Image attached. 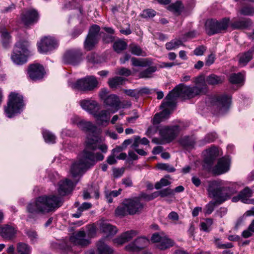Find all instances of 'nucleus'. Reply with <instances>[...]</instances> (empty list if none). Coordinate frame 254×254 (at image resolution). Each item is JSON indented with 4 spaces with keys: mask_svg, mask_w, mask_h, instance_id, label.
<instances>
[{
    "mask_svg": "<svg viewBox=\"0 0 254 254\" xmlns=\"http://www.w3.org/2000/svg\"><path fill=\"white\" fill-rule=\"evenodd\" d=\"M103 158V156L100 154L95 155L85 150L80 161L75 162L71 167L70 174L73 180L70 181L68 179H65L59 183V194L64 196L70 192L83 174L88 169L93 166L98 160H101Z\"/></svg>",
    "mask_w": 254,
    "mask_h": 254,
    "instance_id": "f257e3e1",
    "label": "nucleus"
},
{
    "mask_svg": "<svg viewBox=\"0 0 254 254\" xmlns=\"http://www.w3.org/2000/svg\"><path fill=\"white\" fill-rule=\"evenodd\" d=\"M242 187L240 183L225 181L222 180H213L208 182L207 189L210 197L215 199L210 201L205 207V213L211 214L214 210L216 203H222L230 199Z\"/></svg>",
    "mask_w": 254,
    "mask_h": 254,
    "instance_id": "f03ea898",
    "label": "nucleus"
},
{
    "mask_svg": "<svg viewBox=\"0 0 254 254\" xmlns=\"http://www.w3.org/2000/svg\"><path fill=\"white\" fill-rule=\"evenodd\" d=\"M204 78L203 76L196 77L194 80L195 86L191 87L184 84H180L176 86L166 96L167 103L171 107L174 101L178 97L183 99H190L202 94L207 91V86L204 83Z\"/></svg>",
    "mask_w": 254,
    "mask_h": 254,
    "instance_id": "7ed1b4c3",
    "label": "nucleus"
},
{
    "mask_svg": "<svg viewBox=\"0 0 254 254\" xmlns=\"http://www.w3.org/2000/svg\"><path fill=\"white\" fill-rule=\"evenodd\" d=\"M62 198L55 195H44L37 198L26 207L27 221L34 219L36 214H45L54 211L62 205Z\"/></svg>",
    "mask_w": 254,
    "mask_h": 254,
    "instance_id": "20e7f679",
    "label": "nucleus"
},
{
    "mask_svg": "<svg viewBox=\"0 0 254 254\" xmlns=\"http://www.w3.org/2000/svg\"><path fill=\"white\" fill-rule=\"evenodd\" d=\"M90 243L89 239L87 237L86 232L82 228L76 233L73 234L70 237L68 242L64 240L53 241L51 243V247L53 250H59L63 254H66L71 250V244L83 247Z\"/></svg>",
    "mask_w": 254,
    "mask_h": 254,
    "instance_id": "39448f33",
    "label": "nucleus"
},
{
    "mask_svg": "<svg viewBox=\"0 0 254 254\" xmlns=\"http://www.w3.org/2000/svg\"><path fill=\"white\" fill-rule=\"evenodd\" d=\"M143 206L144 204L138 197L125 199L121 205L116 209L115 213L117 216L121 217L127 215H133L140 213Z\"/></svg>",
    "mask_w": 254,
    "mask_h": 254,
    "instance_id": "423d86ee",
    "label": "nucleus"
},
{
    "mask_svg": "<svg viewBox=\"0 0 254 254\" xmlns=\"http://www.w3.org/2000/svg\"><path fill=\"white\" fill-rule=\"evenodd\" d=\"M23 96L17 92H11L8 96L7 106L4 107L6 116L11 118L20 114L25 107Z\"/></svg>",
    "mask_w": 254,
    "mask_h": 254,
    "instance_id": "0eeeda50",
    "label": "nucleus"
},
{
    "mask_svg": "<svg viewBox=\"0 0 254 254\" xmlns=\"http://www.w3.org/2000/svg\"><path fill=\"white\" fill-rule=\"evenodd\" d=\"M104 140L105 138L101 137L99 134H97V135H93V136L89 135L87 136L86 140L85 141V148L80 154L79 160L77 161H80L82 157L83 154L85 150H86L87 152L92 153L95 155L97 154H100L104 156L103 154L99 152L94 153L93 151H95L98 148L103 153H106L108 150V146L106 144L102 143L98 146L97 145L98 143L101 142ZM104 157H103V159H104ZM103 160V159H102V160ZM98 161L99 160L97 161ZM101 161H102V160Z\"/></svg>",
    "mask_w": 254,
    "mask_h": 254,
    "instance_id": "6e6552de",
    "label": "nucleus"
},
{
    "mask_svg": "<svg viewBox=\"0 0 254 254\" xmlns=\"http://www.w3.org/2000/svg\"><path fill=\"white\" fill-rule=\"evenodd\" d=\"M29 43L27 41L18 42L14 47L11 55V59L16 64H23L27 62L29 55Z\"/></svg>",
    "mask_w": 254,
    "mask_h": 254,
    "instance_id": "1a4fd4ad",
    "label": "nucleus"
},
{
    "mask_svg": "<svg viewBox=\"0 0 254 254\" xmlns=\"http://www.w3.org/2000/svg\"><path fill=\"white\" fill-rule=\"evenodd\" d=\"M68 86L73 89L83 91L93 90L98 87V81L94 76H88L73 82L69 81Z\"/></svg>",
    "mask_w": 254,
    "mask_h": 254,
    "instance_id": "9d476101",
    "label": "nucleus"
},
{
    "mask_svg": "<svg viewBox=\"0 0 254 254\" xmlns=\"http://www.w3.org/2000/svg\"><path fill=\"white\" fill-rule=\"evenodd\" d=\"M58 46L57 40L51 36L44 37L37 43L38 51L42 54L51 52L57 48Z\"/></svg>",
    "mask_w": 254,
    "mask_h": 254,
    "instance_id": "9b49d317",
    "label": "nucleus"
},
{
    "mask_svg": "<svg viewBox=\"0 0 254 254\" xmlns=\"http://www.w3.org/2000/svg\"><path fill=\"white\" fill-rule=\"evenodd\" d=\"M100 29V27L97 25H93L90 28L84 42V48L86 50H91L98 43Z\"/></svg>",
    "mask_w": 254,
    "mask_h": 254,
    "instance_id": "f8f14e48",
    "label": "nucleus"
},
{
    "mask_svg": "<svg viewBox=\"0 0 254 254\" xmlns=\"http://www.w3.org/2000/svg\"><path fill=\"white\" fill-rule=\"evenodd\" d=\"M151 240L153 243H156V247L161 250L168 249L174 245V242L163 233L153 234Z\"/></svg>",
    "mask_w": 254,
    "mask_h": 254,
    "instance_id": "ddd939ff",
    "label": "nucleus"
},
{
    "mask_svg": "<svg viewBox=\"0 0 254 254\" xmlns=\"http://www.w3.org/2000/svg\"><path fill=\"white\" fill-rule=\"evenodd\" d=\"M167 102L166 97L161 105V107L164 109L161 113L155 114L152 120V123L154 125L158 124L169 118L171 111L175 107V102L174 101L173 105L171 107H170L169 104Z\"/></svg>",
    "mask_w": 254,
    "mask_h": 254,
    "instance_id": "4468645a",
    "label": "nucleus"
},
{
    "mask_svg": "<svg viewBox=\"0 0 254 254\" xmlns=\"http://www.w3.org/2000/svg\"><path fill=\"white\" fill-rule=\"evenodd\" d=\"M180 127L178 126L172 127H164L160 129L159 132L162 138L167 142L174 140L180 132Z\"/></svg>",
    "mask_w": 254,
    "mask_h": 254,
    "instance_id": "2eb2a0df",
    "label": "nucleus"
},
{
    "mask_svg": "<svg viewBox=\"0 0 254 254\" xmlns=\"http://www.w3.org/2000/svg\"><path fill=\"white\" fill-rule=\"evenodd\" d=\"M213 106L217 108L221 112L226 111L229 108L231 104V98L227 95L214 96L212 100Z\"/></svg>",
    "mask_w": 254,
    "mask_h": 254,
    "instance_id": "dca6fc26",
    "label": "nucleus"
},
{
    "mask_svg": "<svg viewBox=\"0 0 254 254\" xmlns=\"http://www.w3.org/2000/svg\"><path fill=\"white\" fill-rule=\"evenodd\" d=\"M231 160L228 157L220 158L212 169V172L215 175H221L227 172L230 170Z\"/></svg>",
    "mask_w": 254,
    "mask_h": 254,
    "instance_id": "f3484780",
    "label": "nucleus"
},
{
    "mask_svg": "<svg viewBox=\"0 0 254 254\" xmlns=\"http://www.w3.org/2000/svg\"><path fill=\"white\" fill-rule=\"evenodd\" d=\"M29 77L32 80H37L42 79L45 74L44 67L38 64H31L27 70Z\"/></svg>",
    "mask_w": 254,
    "mask_h": 254,
    "instance_id": "a211bd4d",
    "label": "nucleus"
},
{
    "mask_svg": "<svg viewBox=\"0 0 254 254\" xmlns=\"http://www.w3.org/2000/svg\"><path fill=\"white\" fill-rule=\"evenodd\" d=\"M79 104L83 110L92 115L101 109V105L94 100H82L80 101Z\"/></svg>",
    "mask_w": 254,
    "mask_h": 254,
    "instance_id": "6ab92c4d",
    "label": "nucleus"
},
{
    "mask_svg": "<svg viewBox=\"0 0 254 254\" xmlns=\"http://www.w3.org/2000/svg\"><path fill=\"white\" fill-rule=\"evenodd\" d=\"M81 56V53L79 50L68 51L64 56V62L66 64L76 65L80 62Z\"/></svg>",
    "mask_w": 254,
    "mask_h": 254,
    "instance_id": "aec40b11",
    "label": "nucleus"
},
{
    "mask_svg": "<svg viewBox=\"0 0 254 254\" xmlns=\"http://www.w3.org/2000/svg\"><path fill=\"white\" fill-rule=\"evenodd\" d=\"M38 19L37 11L33 9L26 10L21 16V20L25 26L28 27L36 23Z\"/></svg>",
    "mask_w": 254,
    "mask_h": 254,
    "instance_id": "412c9836",
    "label": "nucleus"
},
{
    "mask_svg": "<svg viewBox=\"0 0 254 254\" xmlns=\"http://www.w3.org/2000/svg\"><path fill=\"white\" fill-rule=\"evenodd\" d=\"M95 119L97 124L102 127L107 126L110 122L111 115L108 110L101 109L96 111L92 115Z\"/></svg>",
    "mask_w": 254,
    "mask_h": 254,
    "instance_id": "4be33fe9",
    "label": "nucleus"
},
{
    "mask_svg": "<svg viewBox=\"0 0 254 254\" xmlns=\"http://www.w3.org/2000/svg\"><path fill=\"white\" fill-rule=\"evenodd\" d=\"M149 240L145 237H139L132 243L126 247L127 251L129 252H135L143 249L149 244Z\"/></svg>",
    "mask_w": 254,
    "mask_h": 254,
    "instance_id": "5701e85b",
    "label": "nucleus"
},
{
    "mask_svg": "<svg viewBox=\"0 0 254 254\" xmlns=\"http://www.w3.org/2000/svg\"><path fill=\"white\" fill-rule=\"evenodd\" d=\"M76 125L81 130L89 132L87 136L89 135L93 136V135H97L98 134L96 132L97 130L96 126L91 122L82 120L77 122Z\"/></svg>",
    "mask_w": 254,
    "mask_h": 254,
    "instance_id": "b1692460",
    "label": "nucleus"
},
{
    "mask_svg": "<svg viewBox=\"0 0 254 254\" xmlns=\"http://www.w3.org/2000/svg\"><path fill=\"white\" fill-rule=\"evenodd\" d=\"M104 103L108 106H109L113 110H111L112 113L117 112L121 108V101L119 97L114 94L109 95L106 99H105Z\"/></svg>",
    "mask_w": 254,
    "mask_h": 254,
    "instance_id": "393cba45",
    "label": "nucleus"
},
{
    "mask_svg": "<svg viewBox=\"0 0 254 254\" xmlns=\"http://www.w3.org/2000/svg\"><path fill=\"white\" fill-rule=\"evenodd\" d=\"M219 155L218 149L216 147H212L205 151L204 162L211 166Z\"/></svg>",
    "mask_w": 254,
    "mask_h": 254,
    "instance_id": "a878e982",
    "label": "nucleus"
},
{
    "mask_svg": "<svg viewBox=\"0 0 254 254\" xmlns=\"http://www.w3.org/2000/svg\"><path fill=\"white\" fill-rule=\"evenodd\" d=\"M253 193V190L250 188L246 187L239 192L238 195L234 196L232 198V201L236 202L241 200L243 203H246L249 199V198L252 196Z\"/></svg>",
    "mask_w": 254,
    "mask_h": 254,
    "instance_id": "bb28decb",
    "label": "nucleus"
},
{
    "mask_svg": "<svg viewBox=\"0 0 254 254\" xmlns=\"http://www.w3.org/2000/svg\"><path fill=\"white\" fill-rule=\"evenodd\" d=\"M105 239H101L96 244L97 254H113V249L105 243Z\"/></svg>",
    "mask_w": 254,
    "mask_h": 254,
    "instance_id": "cd10ccee",
    "label": "nucleus"
},
{
    "mask_svg": "<svg viewBox=\"0 0 254 254\" xmlns=\"http://www.w3.org/2000/svg\"><path fill=\"white\" fill-rule=\"evenodd\" d=\"M136 235V232L135 231H127L122 234L120 237L115 239L114 242L117 245H122L130 240Z\"/></svg>",
    "mask_w": 254,
    "mask_h": 254,
    "instance_id": "c85d7f7f",
    "label": "nucleus"
},
{
    "mask_svg": "<svg viewBox=\"0 0 254 254\" xmlns=\"http://www.w3.org/2000/svg\"><path fill=\"white\" fill-rule=\"evenodd\" d=\"M100 230L107 236V238L109 236H112L115 235L118 231L116 227L113 226L107 222H102L100 224Z\"/></svg>",
    "mask_w": 254,
    "mask_h": 254,
    "instance_id": "c756f323",
    "label": "nucleus"
},
{
    "mask_svg": "<svg viewBox=\"0 0 254 254\" xmlns=\"http://www.w3.org/2000/svg\"><path fill=\"white\" fill-rule=\"evenodd\" d=\"M16 231L13 227L9 225L0 228V235L5 239H10L13 238Z\"/></svg>",
    "mask_w": 254,
    "mask_h": 254,
    "instance_id": "7c9ffc66",
    "label": "nucleus"
},
{
    "mask_svg": "<svg viewBox=\"0 0 254 254\" xmlns=\"http://www.w3.org/2000/svg\"><path fill=\"white\" fill-rule=\"evenodd\" d=\"M254 48H252L249 51L240 54L239 55V63L240 66H245L253 57Z\"/></svg>",
    "mask_w": 254,
    "mask_h": 254,
    "instance_id": "2f4dec72",
    "label": "nucleus"
},
{
    "mask_svg": "<svg viewBox=\"0 0 254 254\" xmlns=\"http://www.w3.org/2000/svg\"><path fill=\"white\" fill-rule=\"evenodd\" d=\"M217 20L208 19L205 23V29L207 33L209 35L218 33L217 26Z\"/></svg>",
    "mask_w": 254,
    "mask_h": 254,
    "instance_id": "473e14b6",
    "label": "nucleus"
},
{
    "mask_svg": "<svg viewBox=\"0 0 254 254\" xmlns=\"http://www.w3.org/2000/svg\"><path fill=\"white\" fill-rule=\"evenodd\" d=\"M205 80L209 85H215L223 83L224 81V78L221 76L212 74L208 75Z\"/></svg>",
    "mask_w": 254,
    "mask_h": 254,
    "instance_id": "72a5a7b5",
    "label": "nucleus"
},
{
    "mask_svg": "<svg viewBox=\"0 0 254 254\" xmlns=\"http://www.w3.org/2000/svg\"><path fill=\"white\" fill-rule=\"evenodd\" d=\"M181 144L187 150L192 148L195 144L194 136H185L180 141Z\"/></svg>",
    "mask_w": 254,
    "mask_h": 254,
    "instance_id": "f704fd0d",
    "label": "nucleus"
},
{
    "mask_svg": "<svg viewBox=\"0 0 254 254\" xmlns=\"http://www.w3.org/2000/svg\"><path fill=\"white\" fill-rule=\"evenodd\" d=\"M30 247L25 243H18L16 245L15 254H30Z\"/></svg>",
    "mask_w": 254,
    "mask_h": 254,
    "instance_id": "c9c22d12",
    "label": "nucleus"
},
{
    "mask_svg": "<svg viewBox=\"0 0 254 254\" xmlns=\"http://www.w3.org/2000/svg\"><path fill=\"white\" fill-rule=\"evenodd\" d=\"M132 65L134 66L146 67L149 66L151 61L148 59H138L135 58L131 59Z\"/></svg>",
    "mask_w": 254,
    "mask_h": 254,
    "instance_id": "e433bc0d",
    "label": "nucleus"
},
{
    "mask_svg": "<svg viewBox=\"0 0 254 254\" xmlns=\"http://www.w3.org/2000/svg\"><path fill=\"white\" fill-rule=\"evenodd\" d=\"M42 135L46 142L48 143H55L56 142V135L49 130L43 129Z\"/></svg>",
    "mask_w": 254,
    "mask_h": 254,
    "instance_id": "4c0bfd02",
    "label": "nucleus"
},
{
    "mask_svg": "<svg viewBox=\"0 0 254 254\" xmlns=\"http://www.w3.org/2000/svg\"><path fill=\"white\" fill-rule=\"evenodd\" d=\"M252 22L250 19L245 20L236 21L232 24V26L235 29H244L248 28L252 25Z\"/></svg>",
    "mask_w": 254,
    "mask_h": 254,
    "instance_id": "58836bf2",
    "label": "nucleus"
},
{
    "mask_svg": "<svg viewBox=\"0 0 254 254\" xmlns=\"http://www.w3.org/2000/svg\"><path fill=\"white\" fill-rule=\"evenodd\" d=\"M157 68L155 66H149L148 68L139 72L138 77L140 78H149L152 77V74L154 73Z\"/></svg>",
    "mask_w": 254,
    "mask_h": 254,
    "instance_id": "ea45409f",
    "label": "nucleus"
},
{
    "mask_svg": "<svg viewBox=\"0 0 254 254\" xmlns=\"http://www.w3.org/2000/svg\"><path fill=\"white\" fill-rule=\"evenodd\" d=\"M129 50L133 55L137 56H146L145 52L143 51L139 46L134 43L129 45Z\"/></svg>",
    "mask_w": 254,
    "mask_h": 254,
    "instance_id": "a19ab883",
    "label": "nucleus"
},
{
    "mask_svg": "<svg viewBox=\"0 0 254 254\" xmlns=\"http://www.w3.org/2000/svg\"><path fill=\"white\" fill-rule=\"evenodd\" d=\"M126 79L122 77H116L109 80L108 83L111 88H117L125 83Z\"/></svg>",
    "mask_w": 254,
    "mask_h": 254,
    "instance_id": "79ce46f5",
    "label": "nucleus"
},
{
    "mask_svg": "<svg viewBox=\"0 0 254 254\" xmlns=\"http://www.w3.org/2000/svg\"><path fill=\"white\" fill-rule=\"evenodd\" d=\"M183 41L179 39H174L166 44L165 47L168 50H175L183 45Z\"/></svg>",
    "mask_w": 254,
    "mask_h": 254,
    "instance_id": "37998d69",
    "label": "nucleus"
},
{
    "mask_svg": "<svg viewBox=\"0 0 254 254\" xmlns=\"http://www.w3.org/2000/svg\"><path fill=\"white\" fill-rule=\"evenodd\" d=\"M127 43L122 40H119L116 41L113 45L114 50L118 53H120L123 50H125L127 48Z\"/></svg>",
    "mask_w": 254,
    "mask_h": 254,
    "instance_id": "c03bdc74",
    "label": "nucleus"
},
{
    "mask_svg": "<svg viewBox=\"0 0 254 254\" xmlns=\"http://www.w3.org/2000/svg\"><path fill=\"white\" fill-rule=\"evenodd\" d=\"M229 81L233 84H240L244 81V76L241 73H233L229 77Z\"/></svg>",
    "mask_w": 254,
    "mask_h": 254,
    "instance_id": "a18cd8bd",
    "label": "nucleus"
},
{
    "mask_svg": "<svg viewBox=\"0 0 254 254\" xmlns=\"http://www.w3.org/2000/svg\"><path fill=\"white\" fill-rule=\"evenodd\" d=\"M81 0H72L71 1L65 4V7L67 9L77 8L80 14H82V9L80 7Z\"/></svg>",
    "mask_w": 254,
    "mask_h": 254,
    "instance_id": "49530a36",
    "label": "nucleus"
},
{
    "mask_svg": "<svg viewBox=\"0 0 254 254\" xmlns=\"http://www.w3.org/2000/svg\"><path fill=\"white\" fill-rule=\"evenodd\" d=\"M184 8L181 1H177L169 6V9L174 13L179 14Z\"/></svg>",
    "mask_w": 254,
    "mask_h": 254,
    "instance_id": "de8ad7c7",
    "label": "nucleus"
},
{
    "mask_svg": "<svg viewBox=\"0 0 254 254\" xmlns=\"http://www.w3.org/2000/svg\"><path fill=\"white\" fill-rule=\"evenodd\" d=\"M229 19L225 18L221 21L217 20V26L218 27V33L221 32L222 31L225 30L228 27Z\"/></svg>",
    "mask_w": 254,
    "mask_h": 254,
    "instance_id": "09e8293b",
    "label": "nucleus"
},
{
    "mask_svg": "<svg viewBox=\"0 0 254 254\" xmlns=\"http://www.w3.org/2000/svg\"><path fill=\"white\" fill-rule=\"evenodd\" d=\"M122 191L121 189H119L118 190H115L111 191H107L105 192L106 197L107 199V201L109 203L113 202V197H117L118 196Z\"/></svg>",
    "mask_w": 254,
    "mask_h": 254,
    "instance_id": "8fccbe9b",
    "label": "nucleus"
},
{
    "mask_svg": "<svg viewBox=\"0 0 254 254\" xmlns=\"http://www.w3.org/2000/svg\"><path fill=\"white\" fill-rule=\"evenodd\" d=\"M1 38L3 46L4 48H7L10 42V36L9 33L6 31H2Z\"/></svg>",
    "mask_w": 254,
    "mask_h": 254,
    "instance_id": "3c124183",
    "label": "nucleus"
},
{
    "mask_svg": "<svg viewBox=\"0 0 254 254\" xmlns=\"http://www.w3.org/2000/svg\"><path fill=\"white\" fill-rule=\"evenodd\" d=\"M158 169L161 170H165L168 172H174L175 171V168L172 165L166 163H158L157 165Z\"/></svg>",
    "mask_w": 254,
    "mask_h": 254,
    "instance_id": "603ef678",
    "label": "nucleus"
},
{
    "mask_svg": "<svg viewBox=\"0 0 254 254\" xmlns=\"http://www.w3.org/2000/svg\"><path fill=\"white\" fill-rule=\"evenodd\" d=\"M87 231L86 233V236L89 239V241L94 238L96 236V228L93 225H89L87 227Z\"/></svg>",
    "mask_w": 254,
    "mask_h": 254,
    "instance_id": "864d4df0",
    "label": "nucleus"
},
{
    "mask_svg": "<svg viewBox=\"0 0 254 254\" xmlns=\"http://www.w3.org/2000/svg\"><path fill=\"white\" fill-rule=\"evenodd\" d=\"M170 184L171 182L169 180L165 178H162L160 180V181L156 183L155 185V188L157 190H159L163 187L169 185Z\"/></svg>",
    "mask_w": 254,
    "mask_h": 254,
    "instance_id": "5fc2aeb1",
    "label": "nucleus"
},
{
    "mask_svg": "<svg viewBox=\"0 0 254 254\" xmlns=\"http://www.w3.org/2000/svg\"><path fill=\"white\" fill-rule=\"evenodd\" d=\"M241 14L245 15H253L254 14V7L245 6L240 10Z\"/></svg>",
    "mask_w": 254,
    "mask_h": 254,
    "instance_id": "6e6d98bb",
    "label": "nucleus"
},
{
    "mask_svg": "<svg viewBox=\"0 0 254 254\" xmlns=\"http://www.w3.org/2000/svg\"><path fill=\"white\" fill-rule=\"evenodd\" d=\"M155 11L151 9H147L142 11L140 15L142 17L147 18L153 17L155 15Z\"/></svg>",
    "mask_w": 254,
    "mask_h": 254,
    "instance_id": "4d7b16f0",
    "label": "nucleus"
},
{
    "mask_svg": "<svg viewBox=\"0 0 254 254\" xmlns=\"http://www.w3.org/2000/svg\"><path fill=\"white\" fill-rule=\"evenodd\" d=\"M217 137V135L215 133H208L205 135L203 139V143L202 144H206L213 141Z\"/></svg>",
    "mask_w": 254,
    "mask_h": 254,
    "instance_id": "13d9d810",
    "label": "nucleus"
},
{
    "mask_svg": "<svg viewBox=\"0 0 254 254\" xmlns=\"http://www.w3.org/2000/svg\"><path fill=\"white\" fill-rule=\"evenodd\" d=\"M25 233L31 241H36L38 239V235L36 231L32 229L26 230Z\"/></svg>",
    "mask_w": 254,
    "mask_h": 254,
    "instance_id": "bf43d9fd",
    "label": "nucleus"
},
{
    "mask_svg": "<svg viewBox=\"0 0 254 254\" xmlns=\"http://www.w3.org/2000/svg\"><path fill=\"white\" fill-rule=\"evenodd\" d=\"M116 73L121 75L128 76L132 74V72L127 68L122 67L118 69Z\"/></svg>",
    "mask_w": 254,
    "mask_h": 254,
    "instance_id": "052dcab7",
    "label": "nucleus"
},
{
    "mask_svg": "<svg viewBox=\"0 0 254 254\" xmlns=\"http://www.w3.org/2000/svg\"><path fill=\"white\" fill-rule=\"evenodd\" d=\"M160 195L162 197L174 195V190L169 188L160 190Z\"/></svg>",
    "mask_w": 254,
    "mask_h": 254,
    "instance_id": "680f3d73",
    "label": "nucleus"
},
{
    "mask_svg": "<svg viewBox=\"0 0 254 254\" xmlns=\"http://www.w3.org/2000/svg\"><path fill=\"white\" fill-rule=\"evenodd\" d=\"M160 196V190L154 192L150 195H146V194H142V197H143L144 199L147 200H152L155 198L157 197L158 196Z\"/></svg>",
    "mask_w": 254,
    "mask_h": 254,
    "instance_id": "e2e57ef3",
    "label": "nucleus"
},
{
    "mask_svg": "<svg viewBox=\"0 0 254 254\" xmlns=\"http://www.w3.org/2000/svg\"><path fill=\"white\" fill-rule=\"evenodd\" d=\"M168 218L174 223H176V222L179 219V216L177 212L175 211H172L168 214Z\"/></svg>",
    "mask_w": 254,
    "mask_h": 254,
    "instance_id": "0e129e2a",
    "label": "nucleus"
},
{
    "mask_svg": "<svg viewBox=\"0 0 254 254\" xmlns=\"http://www.w3.org/2000/svg\"><path fill=\"white\" fill-rule=\"evenodd\" d=\"M97 58V55L93 53L90 54L87 57V60L88 62L93 64L98 63Z\"/></svg>",
    "mask_w": 254,
    "mask_h": 254,
    "instance_id": "69168bd1",
    "label": "nucleus"
},
{
    "mask_svg": "<svg viewBox=\"0 0 254 254\" xmlns=\"http://www.w3.org/2000/svg\"><path fill=\"white\" fill-rule=\"evenodd\" d=\"M124 172V169L114 168L113 170V175L114 178H119L121 177Z\"/></svg>",
    "mask_w": 254,
    "mask_h": 254,
    "instance_id": "338daca9",
    "label": "nucleus"
},
{
    "mask_svg": "<svg viewBox=\"0 0 254 254\" xmlns=\"http://www.w3.org/2000/svg\"><path fill=\"white\" fill-rule=\"evenodd\" d=\"M74 134V133L72 130L67 128L63 129L61 132V135L63 138L65 136H72Z\"/></svg>",
    "mask_w": 254,
    "mask_h": 254,
    "instance_id": "774afa93",
    "label": "nucleus"
}]
</instances>
